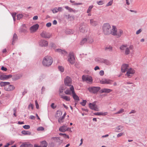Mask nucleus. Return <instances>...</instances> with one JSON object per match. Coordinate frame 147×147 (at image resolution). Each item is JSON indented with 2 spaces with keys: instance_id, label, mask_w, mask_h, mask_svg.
<instances>
[{
  "instance_id": "13d9d810",
  "label": "nucleus",
  "mask_w": 147,
  "mask_h": 147,
  "mask_svg": "<svg viewBox=\"0 0 147 147\" xmlns=\"http://www.w3.org/2000/svg\"><path fill=\"white\" fill-rule=\"evenodd\" d=\"M36 107L37 109H38L39 108V105L38 103L36 100L35 101Z\"/></svg>"
},
{
  "instance_id": "4d7b16f0",
  "label": "nucleus",
  "mask_w": 147,
  "mask_h": 147,
  "mask_svg": "<svg viewBox=\"0 0 147 147\" xmlns=\"http://www.w3.org/2000/svg\"><path fill=\"white\" fill-rule=\"evenodd\" d=\"M55 104L54 103H52V104L51 105V107L53 109H55L56 107V106H55Z\"/></svg>"
},
{
  "instance_id": "a211bd4d",
  "label": "nucleus",
  "mask_w": 147,
  "mask_h": 147,
  "mask_svg": "<svg viewBox=\"0 0 147 147\" xmlns=\"http://www.w3.org/2000/svg\"><path fill=\"white\" fill-rule=\"evenodd\" d=\"M39 25L36 24L31 26L30 28V30L32 32H34L38 30L39 27Z\"/></svg>"
},
{
  "instance_id": "393cba45",
  "label": "nucleus",
  "mask_w": 147,
  "mask_h": 147,
  "mask_svg": "<svg viewBox=\"0 0 147 147\" xmlns=\"http://www.w3.org/2000/svg\"><path fill=\"white\" fill-rule=\"evenodd\" d=\"M17 39L18 37L17 34L16 33L14 34L13 35V40L12 42V45H14L15 42Z\"/></svg>"
},
{
  "instance_id": "9b49d317",
  "label": "nucleus",
  "mask_w": 147,
  "mask_h": 147,
  "mask_svg": "<svg viewBox=\"0 0 147 147\" xmlns=\"http://www.w3.org/2000/svg\"><path fill=\"white\" fill-rule=\"evenodd\" d=\"M64 82L66 86H70L71 84V80L69 77L67 76L65 79Z\"/></svg>"
},
{
  "instance_id": "603ef678",
  "label": "nucleus",
  "mask_w": 147,
  "mask_h": 147,
  "mask_svg": "<svg viewBox=\"0 0 147 147\" xmlns=\"http://www.w3.org/2000/svg\"><path fill=\"white\" fill-rule=\"evenodd\" d=\"M50 46L52 48H55V45L54 43L53 42L51 43L50 44Z\"/></svg>"
},
{
  "instance_id": "72a5a7b5",
  "label": "nucleus",
  "mask_w": 147,
  "mask_h": 147,
  "mask_svg": "<svg viewBox=\"0 0 147 147\" xmlns=\"http://www.w3.org/2000/svg\"><path fill=\"white\" fill-rule=\"evenodd\" d=\"M61 97L66 101H69L70 100V98L69 97H68L67 96H64L61 95H60Z\"/></svg>"
},
{
  "instance_id": "a18cd8bd",
  "label": "nucleus",
  "mask_w": 147,
  "mask_h": 147,
  "mask_svg": "<svg viewBox=\"0 0 147 147\" xmlns=\"http://www.w3.org/2000/svg\"><path fill=\"white\" fill-rule=\"evenodd\" d=\"M86 100H83V102H81L80 104L83 106H85L86 104Z\"/></svg>"
},
{
  "instance_id": "e433bc0d",
  "label": "nucleus",
  "mask_w": 147,
  "mask_h": 147,
  "mask_svg": "<svg viewBox=\"0 0 147 147\" xmlns=\"http://www.w3.org/2000/svg\"><path fill=\"white\" fill-rule=\"evenodd\" d=\"M58 69L61 71V72H63L64 71V68L62 66H59L58 67Z\"/></svg>"
},
{
  "instance_id": "49530a36",
  "label": "nucleus",
  "mask_w": 147,
  "mask_h": 147,
  "mask_svg": "<svg viewBox=\"0 0 147 147\" xmlns=\"http://www.w3.org/2000/svg\"><path fill=\"white\" fill-rule=\"evenodd\" d=\"M27 30L26 29L24 28H21L20 30V32H26Z\"/></svg>"
},
{
  "instance_id": "dca6fc26",
  "label": "nucleus",
  "mask_w": 147,
  "mask_h": 147,
  "mask_svg": "<svg viewBox=\"0 0 147 147\" xmlns=\"http://www.w3.org/2000/svg\"><path fill=\"white\" fill-rule=\"evenodd\" d=\"M48 42L47 41L41 40L39 42V45L41 47H47L48 46Z\"/></svg>"
},
{
  "instance_id": "4c0bfd02",
  "label": "nucleus",
  "mask_w": 147,
  "mask_h": 147,
  "mask_svg": "<svg viewBox=\"0 0 147 147\" xmlns=\"http://www.w3.org/2000/svg\"><path fill=\"white\" fill-rule=\"evenodd\" d=\"M71 91L70 90H69V89H67L65 91V93L66 94L68 95H71Z\"/></svg>"
},
{
  "instance_id": "c9c22d12",
  "label": "nucleus",
  "mask_w": 147,
  "mask_h": 147,
  "mask_svg": "<svg viewBox=\"0 0 147 147\" xmlns=\"http://www.w3.org/2000/svg\"><path fill=\"white\" fill-rule=\"evenodd\" d=\"M53 138L56 142H58L59 143H61L63 142V141L61 140L58 137Z\"/></svg>"
},
{
  "instance_id": "7c9ffc66",
  "label": "nucleus",
  "mask_w": 147,
  "mask_h": 147,
  "mask_svg": "<svg viewBox=\"0 0 147 147\" xmlns=\"http://www.w3.org/2000/svg\"><path fill=\"white\" fill-rule=\"evenodd\" d=\"M87 43L91 44L92 43L94 42V40L91 37H88L87 38Z\"/></svg>"
},
{
  "instance_id": "9d476101",
  "label": "nucleus",
  "mask_w": 147,
  "mask_h": 147,
  "mask_svg": "<svg viewBox=\"0 0 147 147\" xmlns=\"http://www.w3.org/2000/svg\"><path fill=\"white\" fill-rule=\"evenodd\" d=\"M134 47L131 45L129 47H127L125 50V54L127 55L131 53H133Z\"/></svg>"
},
{
  "instance_id": "69168bd1",
  "label": "nucleus",
  "mask_w": 147,
  "mask_h": 147,
  "mask_svg": "<svg viewBox=\"0 0 147 147\" xmlns=\"http://www.w3.org/2000/svg\"><path fill=\"white\" fill-rule=\"evenodd\" d=\"M51 25V23L49 22L47 24L46 26L48 27H50Z\"/></svg>"
},
{
  "instance_id": "5fc2aeb1",
  "label": "nucleus",
  "mask_w": 147,
  "mask_h": 147,
  "mask_svg": "<svg viewBox=\"0 0 147 147\" xmlns=\"http://www.w3.org/2000/svg\"><path fill=\"white\" fill-rule=\"evenodd\" d=\"M97 4L99 5H102L103 4V1H100L97 2Z\"/></svg>"
},
{
  "instance_id": "6e6552de",
  "label": "nucleus",
  "mask_w": 147,
  "mask_h": 147,
  "mask_svg": "<svg viewBox=\"0 0 147 147\" xmlns=\"http://www.w3.org/2000/svg\"><path fill=\"white\" fill-rule=\"evenodd\" d=\"M82 78L84 81H85L89 84H92V77L91 76L83 75L82 76Z\"/></svg>"
},
{
  "instance_id": "2f4dec72",
  "label": "nucleus",
  "mask_w": 147,
  "mask_h": 147,
  "mask_svg": "<svg viewBox=\"0 0 147 147\" xmlns=\"http://www.w3.org/2000/svg\"><path fill=\"white\" fill-rule=\"evenodd\" d=\"M22 133L24 135H30L31 134V132L28 131H22Z\"/></svg>"
},
{
  "instance_id": "de8ad7c7",
  "label": "nucleus",
  "mask_w": 147,
  "mask_h": 147,
  "mask_svg": "<svg viewBox=\"0 0 147 147\" xmlns=\"http://www.w3.org/2000/svg\"><path fill=\"white\" fill-rule=\"evenodd\" d=\"M44 129V127H40L37 128V130L38 131H43Z\"/></svg>"
},
{
  "instance_id": "0eeeda50",
  "label": "nucleus",
  "mask_w": 147,
  "mask_h": 147,
  "mask_svg": "<svg viewBox=\"0 0 147 147\" xmlns=\"http://www.w3.org/2000/svg\"><path fill=\"white\" fill-rule=\"evenodd\" d=\"M113 30H114L113 32L115 33V34L113 35L116 36L117 37H119L121 36L123 34V32L122 30L120 29L117 32L116 27L114 26H113Z\"/></svg>"
},
{
  "instance_id": "bf43d9fd",
  "label": "nucleus",
  "mask_w": 147,
  "mask_h": 147,
  "mask_svg": "<svg viewBox=\"0 0 147 147\" xmlns=\"http://www.w3.org/2000/svg\"><path fill=\"white\" fill-rule=\"evenodd\" d=\"M104 73V71L103 70H101L99 72V74L101 76L103 75Z\"/></svg>"
},
{
  "instance_id": "7ed1b4c3",
  "label": "nucleus",
  "mask_w": 147,
  "mask_h": 147,
  "mask_svg": "<svg viewBox=\"0 0 147 147\" xmlns=\"http://www.w3.org/2000/svg\"><path fill=\"white\" fill-rule=\"evenodd\" d=\"M53 62L52 57L49 56H45L43 59L42 63L43 65L45 67H49L50 66Z\"/></svg>"
},
{
  "instance_id": "052dcab7",
  "label": "nucleus",
  "mask_w": 147,
  "mask_h": 147,
  "mask_svg": "<svg viewBox=\"0 0 147 147\" xmlns=\"http://www.w3.org/2000/svg\"><path fill=\"white\" fill-rule=\"evenodd\" d=\"M117 128L118 130H121L123 128V126H118Z\"/></svg>"
},
{
  "instance_id": "473e14b6",
  "label": "nucleus",
  "mask_w": 147,
  "mask_h": 147,
  "mask_svg": "<svg viewBox=\"0 0 147 147\" xmlns=\"http://www.w3.org/2000/svg\"><path fill=\"white\" fill-rule=\"evenodd\" d=\"M113 48L112 47L108 46L106 47L105 48V51H108L110 52H111L112 51Z\"/></svg>"
},
{
  "instance_id": "1a4fd4ad",
  "label": "nucleus",
  "mask_w": 147,
  "mask_h": 147,
  "mask_svg": "<svg viewBox=\"0 0 147 147\" xmlns=\"http://www.w3.org/2000/svg\"><path fill=\"white\" fill-rule=\"evenodd\" d=\"M87 25L84 23H82L80 24L79 28L80 31L82 33H84L87 31L86 29Z\"/></svg>"
},
{
  "instance_id": "5701e85b",
  "label": "nucleus",
  "mask_w": 147,
  "mask_h": 147,
  "mask_svg": "<svg viewBox=\"0 0 147 147\" xmlns=\"http://www.w3.org/2000/svg\"><path fill=\"white\" fill-rule=\"evenodd\" d=\"M10 84V82H1L0 83V85L1 86H7V85H8Z\"/></svg>"
},
{
  "instance_id": "c03bdc74",
  "label": "nucleus",
  "mask_w": 147,
  "mask_h": 147,
  "mask_svg": "<svg viewBox=\"0 0 147 147\" xmlns=\"http://www.w3.org/2000/svg\"><path fill=\"white\" fill-rule=\"evenodd\" d=\"M23 127L25 129H29L30 128V127L28 125H25L23 126Z\"/></svg>"
},
{
  "instance_id": "6e6d98bb",
  "label": "nucleus",
  "mask_w": 147,
  "mask_h": 147,
  "mask_svg": "<svg viewBox=\"0 0 147 147\" xmlns=\"http://www.w3.org/2000/svg\"><path fill=\"white\" fill-rule=\"evenodd\" d=\"M113 3V1H109L107 4L106 6H109L111 5Z\"/></svg>"
},
{
  "instance_id": "e2e57ef3",
  "label": "nucleus",
  "mask_w": 147,
  "mask_h": 147,
  "mask_svg": "<svg viewBox=\"0 0 147 147\" xmlns=\"http://www.w3.org/2000/svg\"><path fill=\"white\" fill-rule=\"evenodd\" d=\"M63 92V89L62 88V87L60 88L59 89V94L60 95H61V93H62Z\"/></svg>"
},
{
  "instance_id": "2eb2a0df",
  "label": "nucleus",
  "mask_w": 147,
  "mask_h": 147,
  "mask_svg": "<svg viewBox=\"0 0 147 147\" xmlns=\"http://www.w3.org/2000/svg\"><path fill=\"white\" fill-rule=\"evenodd\" d=\"M113 81L109 79H102L100 81L101 83L103 84H111Z\"/></svg>"
},
{
  "instance_id": "f8f14e48",
  "label": "nucleus",
  "mask_w": 147,
  "mask_h": 147,
  "mask_svg": "<svg viewBox=\"0 0 147 147\" xmlns=\"http://www.w3.org/2000/svg\"><path fill=\"white\" fill-rule=\"evenodd\" d=\"M41 36L43 38H49L51 37V34L48 32L43 31L40 34Z\"/></svg>"
},
{
  "instance_id": "aec40b11",
  "label": "nucleus",
  "mask_w": 147,
  "mask_h": 147,
  "mask_svg": "<svg viewBox=\"0 0 147 147\" xmlns=\"http://www.w3.org/2000/svg\"><path fill=\"white\" fill-rule=\"evenodd\" d=\"M112 91V90L109 89L104 88L100 90L99 92L101 93H109Z\"/></svg>"
},
{
  "instance_id": "6ab92c4d",
  "label": "nucleus",
  "mask_w": 147,
  "mask_h": 147,
  "mask_svg": "<svg viewBox=\"0 0 147 147\" xmlns=\"http://www.w3.org/2000/svg\"><path fill=\"white\" fill-rule=\"evenodd\" d=\"M90 25L93 26H96L98 24V22L95 21L93 19H90Z\"/></svg>"
},
{
  "instance_id": "79ce46f5",
  "label": "nucleus",
  "mask_w": 147,
  "mask_h": 147,
  "mask_svg": "<svg viewBox=\"0 0 147 147\" xmlns=\"http://www.w3.org/2000/svg\"><path fill=\"white\" fill-rule=\"evenodd\" d=\"M64 117H63L62 116V117H60L58 120V122L59 123H61L62 122H63V121L62 120L64 119Z\"/></svg>"
},
{
  "instance_id": "3c124183",
  "label": "nucleus",
  "mask_w": 147,
  "mask_h": 147,
  "mask_svg": "<svg viewBox=\"0 0 147 147\" xmlns=\"http://www.w3.org/2000/svg\"><path fill=\"white\" fill-rule=\"evenodd\" d=\"M124 111V110L123 109H121L119 111H118L117 113V114H119L123 113Z\"/></svg>"
},
{
  "instance_id": "423d86ee",
  "label": "nucleus",
  "mask_w": 147,
  "mask_h": 147,
  "mask_svg": "<svg viewBox=\"0 0 147 147\" xmlns=\"http://www.w3.org/2000/svg\"><path fill=\"white\" fill-rule=\"evenodd\" d=\"M100 89V87H90L88 90L94 94L96 93Z\"/></svg>"
},
{
  "instance_id": "f257e3e1",
  "label": "nucleus",
  "mask_w": 147,
  "mask_h": 147,
  "mask_svg": "<svg viewBox=\"0 0 147 147\" xmlns=\"http://www.w3.org/2000/svg\"><path fill=\"white\" fill-rule=\"evenodd\" d=\"M121 71L123 73L127 71L125 75L129 78H130L135 73V71L132 68H130L128 64H124L122 65Z\"/></svg>"
},
{
  "instance_id": "a19ab883",
  "label": "nucleus",
  "mask_w": 147,
  "mask_h": 147,
  "mask_svg": "<svg viewBox=\"0 0 147 147\" xmlns=\"http://www.w3.org/2000/svg\"><path fill=\"white\" fill-rule=\"evenodd\" d=\"M74 16H70V15L69 16V18L67 19H69L70 21H72L74 19Z\"/></svg>"
},
{
  "instance_id": "bb28decb",
  "label": "nucleus",
  "mask_w": 147,
  "mask_h": 147,
  "mask_svg": "<svg viewBox=\"0 0 147 147\" xmlns=\"http://www.w3.org/2000/svg\"><path fill=\"white\" fill-rule=\"evenodd\" d=\"M47 143L45 141H43L41 142L40 145V147H47Z\"/></svg>"
},
{
  "instance_id": "864d4df0",
  "label": "nucleus",
  "mask_w": 147,
  "mask_h": 147,
  "mask_svg": "<svg viewBox=\"0 0 147 147\" xmlns=\"http://www.w3.org/2000/svg\"><path fill=\"white\" fill-rule=\"evenodd\" d=\"M28 108L29 109H30V108H31L32 109H33V106L32 104L31 103L30 104L28 107Z\"/></svg>"
},
{
  "instance_id": "20e7f679",
  "label": "nucleus",
  "mask_w": 147,
  "mask_h": 147,
  "mask_svg": "<svg viewBox=\"0 0 147 147\" xmlns=\"http://www.w3.org/2000/svg\"><path fill=\"white\" fill-rule=\"evenodd\" d=\"M70 89L72 92V96L74 100H75L76 102H78V101L79 100V98L78 96L75 93L74 88L73 86H71L70 88Z\"/></svg>"
},
{
  "instance_id": "f03ea898",
  "label": "nucleus",
  "mask_w": 147,
  "mask_h": 147,
  "mask_svg": "<svg viewBox=\"0 0 147 147\" xmlns=\"http://www.w3.org/2000/svg\"><path fill=\"white\" fill-rule=\"evenodd\" d=\"M102 29L103 32L105 35H109L111 34L112 35L115 34V32H113V28H111V27L108 23L104 24L102 26Z\"/></svg>"
},
{
  "instance_id": "39448f33",
  "label": "nucleus",
  "mask_w": 147,
  "mask_h": 147,
  "mask_svg": "<svg viewBox=\"0 0 147 147\" xmlns=\"http://www.w3.org/2000/svg\"><path fill=\"white\" fill-rule=\"evenodd\" d=\"M68 61L71 64H73L75 62V59L73 53H70L69 55Z\"/></svg>"
},
{
  "instance_id": "338daca9",
  "label": "nucleus",
  "mask_w": 147,
  "mask_h": 147,
  "mask_svg": "<svg viewBox=\"0 0 147 147\" xmlns=\"http://www.w3.org/2000/svg\"><path fill=\"white\" fill-rule=\"evenodd\" d=\"M142 31V30L141 29H140L138 31H137L136 32V34H140Z\"/></svg>"
},
{
  "instance_id": "680f3d73",
  "label": "nucleus",
  "mask_w": 147,
  "mask_h": 147,
  "mask_svg": "<svg viewBox=\"0 0 147 147\" xmlns=\"http://www.w3.org/2000/svg\"><path fill=\"white\" fill-rule=\"evenodd\" d=\"M1 70L4 71H6L7 70V68L4 67L3 66L1 67Z\"/></svg>"
},
{
  "instance_id": "c756f323",
  "label": "nucleus",
  "mask_w": 147,
  "mask_h": 147,
  "mask_svg": "<svg viewBox=\"0 0 147 147\" xmlns=\"http://www.w3.org/2000/svg\"><path fill=\"white\" fill-rule=\"evenodd\" d=\"M32 145L31 144H28L26 143H24L20 146V147H32Z\"/></svg>"
},
{
  "instance_id": "c85d7f7f",
  "label": "nucleus",
  "mask_w": 147,
  "mask_h": 147,
  "mask_svg": "<svg viewBox=\"0 0 147 147\" xmlns=\"http://www.w3.org/2000/svg\"><path fill=\"white\" fill-rule=\"evenodd\" d=\"M65 7L66 9L68 10L70 12H73L74 13L76 12V10H75L71 8L68 6H65Z\"/></svg>"
},
{
  "instance_id": "ddd939ff",
  "label": "nucleus",
  "mask_w": 147,
  "mask_h": 147,
  "mask_svg": "<svg viewBox=\"0 0 147 147\" xmlns=\"http://www.w3.org/2000/svg\"><path fill=\"white\" fill-rule=\"evenodd\" d=\"M89 107L92 109L94 110L95 111H98V108L97 105H96L94 103H90L89 105Z\"/></svg>"
},
{
  "instance_id": "8fccbe9b",
  "label": "nucleus",
  "mask_w": 147,
  "mask_h": 147,
  "mask_svg": "<svg viewBox=\"0 0 147 147\" xmlns=\"http://www.w3.org/2000/svg\"><path fill=\"white\" fill-rule=\"evenodd\" d=\"M52 11L53 13H57L58 11V9L57 7H55L52 10Z\"/></svg>"
},
{
  "instance_id": "412c9836",
  "label": "nucleus",
  "mask_w": 147,
  "mask_h": 147,
  "mask_svg": "<svg viewBox=\"0 0 147 147\" xmlns=\"http://www.w3.org/2000/svg\"><path fill=\"white\" fill-rule=\"evenodd\" d=\"M67 126L65 125H64L63 126H61L59 129V130L60 131L63 132H65L66 131V128Z\"/></svg>"
},
{
  "instance_id": "b1692460",
  "label": "nucleus",
  "mask_w": 147,
  "mask_h": 147,
  "mask_svg": "<svg viewBox=\"0 0 147 147\" xmlns=\"http://www.w3.org/2000/svg\"><path fill=\"white\" fill-rule=\"evenodd\" d=\"M87 38H83L81 41L80 42V45H83L84 44L87 43Z\"/></svg>"
},
{
  "instance_id": "f3484780",
  "label": "nucleus",
  "mask_w": 147,
  "mask_h": 147,
  "mask_svg": "<svg viewBox=\"0 0 147 147\" xmlns=\"http://www.w3.org/2000/svg\"><path fill=\"white\" fill-rule=\"evenodd\" d=\"M15 89V87L13 86L10 85L9 86H7L4 87V89L7 91H11Z\"/></svg>"
},
{
  "instance_id": "58836bf2",
  "label": "nucleus",
  "mask_w": 147,
  "mask_h": 147,
  "mask_svg": "<svg viewBox=\"0 0 147 147\" xmlns=\"http://www.w3.org/2000/svg\"><path fill=\"white\" fill-rule=\"evenodd\" d=\"M127 48V46L125 45H123L121 46L120 47V49L122 50H124L126 49Z\"/></svg>"
},
{
  "instance_id": "cd10ccee",
  "label": "nucleus",
  "mask_w": 147,
  "mask_h": 147,
  "mask_svg": "<svg viewBox=\"0 0 147 147\" xmlns=\"http://www.w3.org/2000/svg\"><path fill=\"white\" fill-rule=\"evenodd\" d=\"M65 32L66 34H73L74 31L72 30L67 29L66 30Z\"/></svg>"
},
{
  "instance_id": "37998d69",
  "label": "nucleus",
  "mask_w": 147,
  "mask_h": 147,
  "mask_svg": "<svg viewBox=\"0 0 147 147\" xmlns=\"http://www.w3.org/2000/svg\"><path fill=\"white\" fill-rule=\"evenodd\" d=\"M17 19L18 20H20L23 17V15L21 14H19L17 16Z\"/></svg>"
},
{
  "instance_id": "a878e982",
  "label": "nucleus",
  "mask_w": 147,
  "mask_h": 147,
  "mask_svg": "<svg viewBox=\"0 0 147 147\" xmlns=\"http://www.w3.org/2000/svg\"><path fill=\"white\" fill-rule=\"evenodd\" d=\"M46 77V75L45 74H42L39 77L38 80L39 81H41Z\"/></svg>"
},
{
  "instance_id": "4468645a",
  "label": "nucleus",
  "mask_w": 147,
  "mask_h": 147,
  "mask_svg": "<svg viewBox=\"0 0 147 147\" xmlns=\"http://www.w3.org/2000/svg\"><path fill=\"white\" fill-rule=\"evenodd\" d=\"M12 77V76L11 75H0V79L2 80H5L11 78Z\"/></svg>"
},
{
  "instance_id": "774afa93",
  "label": "nucleus",
  "mask_w": 147,
  "mask_h": 147,
  "mask_svg": "<svg viewBox=\"0 0 147 147\" xmlns=\"http://www.w3.org/2000/svg\"><path fill=\"white\" fill-rule=\"evenodd\" d=\"M57 9H58V11H61L63 10L62 8L61 7H59Z\"/></svg>"
},
{
  "instance_id": "09e8293b",
  "label": "nucleus",
  "mask_w": 147,
  "mask_h": 147,
  "mask_svg": "<svg viewBox=\"0 0 147 147\" xmlns=\"http://www.w3.org/2000/svg\"><path fill=\"white\" fill-rule=\"evenodd\" d=\"M16 13H12V14H11L13 18V20L14 21H15V17H16Z\"/></svg>"
},
{
  "instance_id": "ea45409f",
  "label": "nucleus",
  "mask_w": 147,
  "mask_h": 147,
  "mask_svg": "<svg viewBox=\"0 0 147 147\" xmlns=\"http://www.w3.org/2000/svg\"><path fill=\"white\" fill-rule=\"evenodd\" d=\"M93 7V5H91L88 8L87 11V13H89L91 11Z\"/></svg>"
},
{
  "instance_id": "f704fd0d",
  "label": "nucleus",
  "mask_w": 147,
  "mask_h": 147,
  "mask_svg": "<svg viewBox=\"0 0 147 147\" xmlns=\"http://www.w3.org/2000/svg\"><path fill=\"white\" fill-rule=\"evenodd\" d=\"M107 112L102 113V112H97L94 113V114L97 115H106L107 114Z\"/></svg>"
},
{
  "instance_id": "0e129e2a",
  "label": "nucleus",
  "mask_w": 147,
  "mask_h": 147,
  "mask_svg": "<svg viewBox=\"0 0 147 147\" xmlns=\"http://www.w3.org/2000/svg\"><path fill=\"white\" fill-rule=\"evenodd\" d=\"M69 14H65L63 15V17L64 18H65L67 19H68V18H69Z\"/></svg>"
},
{
  "instance_id": "4be33fe9",
  "label": "nucleus",
  "mask_w": 147,
  "mask_h": 147,
  "mask_svg": "<svg viewBox=\"0 0 147 147\" xmlns=\"http://www.w3.org/2000/svg\"><path fill=\"white\" fill-rule=\"evenodd\" d=\"M55 51L59 53H61L62 54L64 55H66L67 54V52L65 50H62L60 49H57Z\"/></svg>"
}]
</instances>
